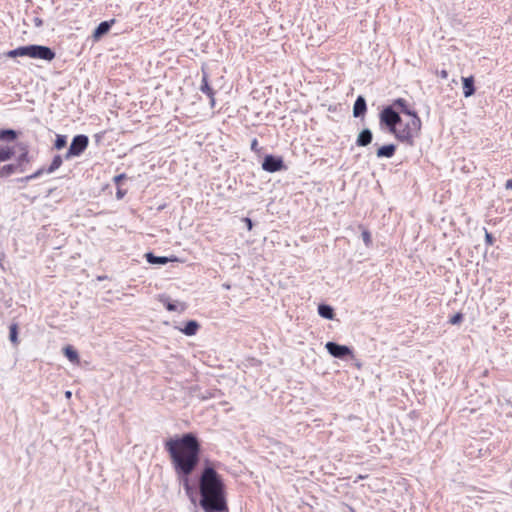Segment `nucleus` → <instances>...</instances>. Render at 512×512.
Instances as JSON below:
<instances>
[{"label": "nucleus", "mask_w": 512, "mask_h": 512, "mask_svg": "<svg viewBox=\"0 0 512 512\" xmlns=\"http://www.w3.org/2000/svg\"><path fill=\"white\" fill-rule=\"evenodd\" d=\"M164 448L176 475L182 477L186 495L194 502L195 489L190 485L189 476L200 461L201 444L198 437L193 433L174 436L165 441Z\"/></svg>", "instance_id": "obj_1"}, {"label": "nucleus", "mask_w": 512, "mask_h": 512, "mask_svg": "<svg viewBox=\"0 0 512 512\" xmlns=\"http://www.w3.org/2000/svg\"><path fill=\"white\" fill-rule=\"evenodd\" d=\"M198 488L199 505L204 512H229L224 479L209 461L201 470Z\"/></svg>", "instance_id": "obj_2"}, {"label": "nucleus", "mask_w": 512, "mask_h": 512, "mask_svg": "<svg viewBox=\"0 0 512 512\" xmlns=\"http://www.w3.org/2000/svg\"><path fill=\"white\" fill-rule=\"evenodd\" d=\"M381 127H386L397 140L407 145H414L415 138L419 135L422 122L416 112L404 110L401 117L392 107L384 108L379 115Z\"/></svg>", "instance_id": "obj_3"}, {"label": "nucleus", "mask_w": 512, "mask_h": 512, "mask_svg": "<svg viewBox=\"0 0 512 512\" xmlns=\"http://www.w3.org/2000/svg\"><path fill=\"white\" fill-rule=\"evenodd\" d=\"M7 56L10 58H15L18 56H28L34 59L52 61L55 58V52L47 46L29 45L21 46L14 50H10L7 52Z\"/></svg>", "instance_id": "obj_4"}, {"label": "nucleus", "mask_w": 512, "mask_h": 512, "mask_svg": "<svg viewBox=\"0 0 512 512\" xmlns=\"http://www.w3.org/2000/svg\"><path fill=\"white\" fill-rule=\"evenodd\" d=\"M89 143L88 137L85 135H77L73 138L72 143L68 149L67 154L65 155L66 159H69L73 156H79L82 154L87 148Z\"/></svg>", "instance_id": "obj_5"}, {"label": "nucleus", "mask_w": 512, "mask_h": 512, "mask_svg": "<svg viewBox=\"0 0 512 512\" xmlns=\"http://www.w3.org/2000/svg\"><path fill=\"white\" fill-rule=\"evenodd\" d=\"M285 168L282 158L274 157L272 155H267L262 163V169L270 173H274Z\"/></svg>", "instance_id": "obj_6"}, {"label": "nucleus", "mask_w": 512, "mask_h": 512, "mask_svg": "<svg viewBox=\"0 0 512 512\" xmlns=\"http://www.w3.org/2000/svg\"><path fill=\"white\" fill-rule=\"evenodd\" d=\"M325 348L332 356L336 358H344L346 356L352 355V351L349 347L339 345L334 342H327Z\"/></svg>", "instance_id": "obj_7"}, {"label": "nucleus", "mask_w": 512, "mask_h": 512, "mask_svg": "<svg viewBox=\"0 0 512 512\" xmlns=\"http://www.w3.org/2000/svg\"><path fill=\"white\" fill-rule=\"evenodd\" d=\"M114 23H115V19H112L110 21L101 22L93 32V35H92L93 39L95 41H98L104 34H106L110 30L111 26Z\"/></svg>", "instance_id": "obj_8"}, {"label": "nucleus", "mask_w": 512, "mask_h": 512, "mask_svg": "<svg viewBox=\"0 0 512 512\" xmlns=\"http://www.w3.org/2000/svg\"><path fill=\"white\" fill-rule=\"evenodd\" d=\"M146 260L150 264H166L168 262L178 261V258L175 257V256H173L171 258L162 257V256H155L153 253H147L146 254Z\"/></svg>", "instance_id": "obj_9"}, {"label": "nucleus", "mask_w": 512, "mask_h": 512, "mask_svg": "<svg viewBox=\"0 0 512 512\" xmlns=\"http://www.w3.org/2000/svg\"><path fill=\"white\" fill-rule=\"evenodd\" d=\"M396 152V146L394 144H388L381 146L377 149L376 155L378 158H391Z\"/></svg>", "instance_id": "obj_10"}, {"label": "nucleus", "mask_w": 512, "mask_h": 512, "mask_svg": "<svg viewBox=\"0 0 512 512\" xmlns=\"http://www.w3.org/2000/svg\"><path fill=\"white\" fill-rule=\"evenodd\" d=\"M462 84H463V94L465 97H470L475 93L474 77L473 76L462 78Z\"/></svg>", "instance_id": "obj_11"}, {"label": "nucleus", "mask_w": 512, "mask_h": 512, "mask_svg": "<svg viewBox=\"0 0 512 512\" xmlns=\"http://www.w3.org/2000/svg\"><path fill=\"white\" fill-rule=\"evenodd\" d=\"M372 132L369 129L362 130L356 140V144L360 147L369 145L372 142Z\"/></svg>", "instance_id": "obj_12"}, {"label": "nucleus", "mask_w": 512, "mask_h": 512, "mask_svg": "<svg viewBox=\"0 0 512 512\" xmlns=\"http://www.w3.org/2000/svg\"><path fill=\"white\" fill-rule=\"evenodd\" d=\"M30 162L29 151L26 146L21 147V154L17 158L18 172H24L23 166Z\"/></svg>", "instance_id": "obj_13"}, {"label": "nucleus", "mask_w": 512, "mask_h": 512, "mask_svg": "<svg viewBox=\"0 0 512 512\" xmlns=\"http://www.w3.org/2000/svg\"><path fill=\"white\" fill-rule=\"evenodd\" d=\"M366 101L365 99L362 97V96H359L355 103H354V107H353V115L354 117H360L362 115L365 114L366 112Z\"/></svg>", "instance_id": "obj_14"}, {"label": "nucleus", "mask_w": 512, "mask_h": 512, "mask_svg": "<svg viewBox=\"0 0 512 512\" xmlns=\"http://www.w3.org/2000/svg\"><path fill=\"white\" fill-rule=\"evenodd\" d=\"M200 90L202 93L206 94L207 96L215 95V91L209 84V75L204 70H203Z\"/></svg>", "instance_id": "obj_15"}, {"label": "nucleus", "mask_w": 512, "mask_h": 512, "mask_svg": "<svg viewBox=\"0 0 512 512\" xmlns=\"http://www.w3.org/2000/svg\"><path fill=\"white\" fill-rule=\"evenodd\" d=\"M200 325L198 322L191 320L188 321L184 328H181L180 331L187 336H193L197 333Z\"/></svg>", "instance_id": "obj_16"}, {"label": "nucleus", "mask_w": 512, "mask_h": 512, "mask_svg": "<svg viewBox=\"0 0 512 512\" xmlns=\"http://www.w3.org/2000/svg\"><path fill=\"white\" fill-rule=\"evenodd\" d=\"M318 313L321 317L325 318V319H333L334 317V310L331 306L329 305H325V304H321L318 306Z\"/></svg>", "instance_id": "obj_17"}, {"label": "nucleus", "mask_w": 512, "mask_h": 512, "mask_svg": "<svg viewBox=\"0 0 512 512\" xmlns=\"http://www.w3.org/2000/svg\"><path fill=\"white\" fill-rule=\"evenodd\" d=\"M65 356L73 363L79 364V355L77 351L70 345L64 348Z\"/></svg>", "instance_id": "obj_18"}, {"label": "nucleus", "mask_w": 512, "mask_h": 512, "mask_svg": "<svg viewBox=\"0 0 512 512\" xmlns=\"http://www.w3.org/2000/svg\"><path fill=\"white\" fill-rule=\"evenodd\" d=\"M14 149L10 146H0V161L4 162L12 158Z\"/></svg>", "instance_id": "obj_19"}, {"label": "nucleus", "mask_w": 512, "mask_h": 512, "mask_svg": "<svg viewBox=\"0 0 512 512\" xmlns=\"http://www.w3.org/2000/svg\"><path fill=\"white\" fill-rule=\"evenodd\" d=\"M15 172H18V166L15 164L3 165L0 169V177H7Z\"/></svg>", "instance_id": "obj_20"}, {"label": "nucleus", "mask_w": 512, "mask_h": 512, "mask_svg": "<svg viewBox=\"0 0 512 512\" xmlns=\"http://www.w3.org/2000/svg\"><path fill=\"white\" fill-rule=\"evenodd\" d=\"M17 137V134L12 129L0 130V140L13 141Z\"/></svg>", "instance_id": "obj_21"}, {"label": "nucleus", "mask_w": 512, "mask_h": 512, "mask_svg": "<svg viewBox=\"0 0 512 512\" xmlns=\"http://www.w3.org/2000/svg\"><path fill=\"white\" fill-rule=\"evenodd\" d=\"M9 330H10V333H9L10 341L14 345H17L18 344V325L16 323L11 324L9 327Z\"/></svg>", "instance_id": "obj_22"}, {"label": "nucleus", "mask_w": 512, "mask_h": 512, "mask_svg": "<svg viewBox=\"0 0 512 512\" xmlns=\"http://www.w3.org/2000/svg\"><path fill=\"white\" fill-rule=\"evenodd\" d=\"M62 162H63V161H62L61 156H60V155H56V156L53 158V160H52V162H51L50 166L48 167V169H47V173H52V172H54L55 170H57V169L62 165Z\"/></svg>", "instance_id": "obj_23"}, {"label": "nucleus", "mask_w": 512, "mask_h": 512, "mask_svg": "<svg viewBox=\"0 0 512 512\" xmlns=\"http://www.w3.org/2000/svg\"><path fill=\"white\" fill-rule=\"evenodd\" d=\"M391 107L399 108L403 114H404V110H410L408 108L407 101L404 98H398V99L394 100Z\"/></svg>", "instance_id": "obj_24"}, {"label": "nucleus", "mask_w": 512, "mask_h": 512, "mask_svg": "<svg viewBox=\"0 0 512 512\" xmlns=\"http://www.w3.org/2000/svg\"><path fill=\"white\" fill-rule=\"evenodd\" d=\"M66 143H67V140H66V136L65 135H57L56 139H55V142H54V147L57 150H60V149H62V148H64L66 146Z\"/></svg>", "instance_id": "obj_25"}, {"label": "nucleus", "mask_w": 512, "mask_h": 512, "mask_svg": "<svg viewBox=\"0 0 512 512\" xmlns=\"http://www.w3.org/2000/svg\"><path fill=\"white\" fill-rule=\"evenodd\" d=\"M362 239H363V241H364V244H365L367 247L371 246V244H372V238H371V233H370L368 230L364 229V230L362 231Z\"/></svg>", "instance_id": "obj_26"}, {"label": "nucleus", "mask_w": 512, "mask_h": 512, "mask_svg": "<svg viewBox=\"0 0 512 512\" xmlns=\"http://www.w3.org/2000/svg\"><path fill=\"white\" fill-rule=\"evenodd\" d=\"M463 320V314L461 312L459 313H456L455 315H453L452 317H450L449 319V323L452 324V325H457V324H460Z\"/></svg>", "instance_id": "obj_27"}, {"label": "nucleus", "mask_w": 512, "mask_h": 512, "mask_svg": "<svg viewBox=\"0 0 512 512\" xmlns=\"http://www.w3.org/2000/svg\"><path fill=\"white\" fill-rule=\"evenodd\" d=\"M485 242L488 246H492L494 244V237L487 230H485Z\"/></svg>", "instance_id": "obj_28"}, {"label": "nucleus", "mask_w": 512, "mask_h": 512, "mask_svg": "<svg viewBox=\"0 0 512 512\" xmlns=\"http://www.w3.org/2000/svg\"><path fill=\"white\" fill-rule=\"evenodd\" d=\"M125 178H126V175H125L124 173H123V174H119V175H117V176H115V177H114V183H115L116 185H119V184H120V182H121L123 179H125Z\"/></svg>", "instance_id": "obj_29"}, {"label": "nucleus", "mask_w": 512, "mask_h": 512, "mask_svg": "<svg viewBox=\"0 0 512 512\" xmlns=\"http://www.w3.org/2000/svg\"><path fill=\"white\" fill-rule=\"evenodd\" d=\"M165 307L168 311H176L177 306L175 304H172L171 302H166Z\"/></svg>", "instance_id": "obj_30"}, {"label": "nucleus", "mask_w": 512, "mask_h": 512, "mask_svg": "<svg viewBox=\"0 0 512 512\" xmlns=\"http://www.w3.org/2000/svg\"><path fill=\"white\" fill-rule=\"evenodd\" d=\"M258 145H259V142L256 138H254L251 142V149L255 152H258Z\"/></svg>", "instance_id": "obj_31"}, {"label": "nucleus", "mask_w": 512, "mask_h": 512, "mask_svg": "<svg viewBox=\"0 0 512 512\" xmlns=\"http://www.w3.org/2000/svg\"><path fill=\"white\" fill-rule=\"evenodd\" d=\"M125 194H126V190H123V189H121V188H118V189H117V192H116V197H117L118 199H122V198L125 196Z\"/></svg>", "instance_id": "obj_32"}, {"label": "nucleus", "mask_w": 512, "mask_h": 512, "mask_svg": "<svg viewBox=\"0 0 512 512\" xmlns=\"http://www.w3.org/2000/svg\"><path fill=\"white\" fill-rule=\"evenodd\" d=\"M209 104L211 108H214L216 105L215 95L208 96Z\"/></svg>", "instance_id": "obj_33"}, {"label": "nucleus", "mask_w": 512, "mask_h": 512, "mask_svg": "<svg viewBox=\"0 0 512 512\" xmlns=\"http://www.w3.org/2000/svg\"><path fill=\"white\" fill-rule=\"evenodd\" d=\"M438 74H439V76H440L442 79H447V78H448V72H447V70H445V69L441 70Z\"/></svg>", "instance_id": "obj_34"}, {"label": "nucleus", "mask_w": 512, "mask_h": 512, "mask_svg": "<svg viewBox=\"0 0 512 512\" xmlns=\"http://www.w3.org/2000/svg\"><path fill=\"white\" fill-rule=\"evenodd\" d=\"M245 223L247 224V228L248 230H251L252 227H253V223H252V220L250 218H245L244 219Z\"/></svg>", "instance_id": "obj_35"}, {"label": "nucleus", "mask_w": 512, "mask_h": 512, "mask_svg": "<svg viewBox=\"0 0 512 512\" xmlns=\"http://www.w3.org/2000/svg\"><path fill=\"white\" fill-rule=\"evenodd\" d=\"M43 170H38L37 172H35L33 175L27 177V179H34L38 176H40L42 174Z\"/></svg>", "instance_id": "obj_36"}, {"label": "nucleus", "mask_w": 512, "mask_h": 512, "mask_svg": "<svg viewBox=\"0 0 512 512\" xmlns=\"http://www.w3.org/2000/svg\"><path fill=\"white\" fill-rule=\"evenodd\" d=\"M506 189L512 190V179H509L505 184Z\"/></svg>", "instance_id": "obj_37"}, {"label": "nucleus", "mask_w": 512, "mask_h": 512, "mask_svg": "<svg viewBox=\"0 0 512 512\" xmlns=\"http://www.w3.org/2000/svg\"><path fill=\"white\" fill-rule=\"evenodd\" d=\"M65 395H66V397H67V398H70V397H71V392H70V391H67V392L65 393Z\"/></svg>", "instance_id": "obj_38"}, {"label": "nucleus", "mask_w": 512, "mask_h": 512, "mask_svg": "<svg viewBox=\"0 0 512 512\" xmlns=\"http://www.w3.org/2000/svg\"><path fill=\"white\" fill-rule=\"evenodd\" d=\"M184 309H185V305H184V304H182V305H181V309H180V310H181V311H183Z\"/></svg>", "instance_id": "obj_39"}]
</instances>
